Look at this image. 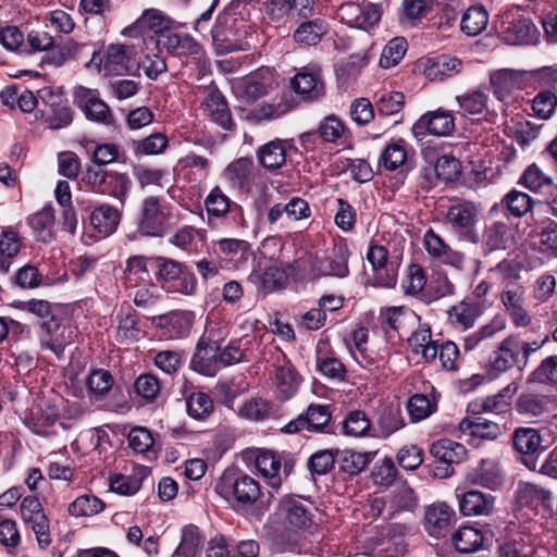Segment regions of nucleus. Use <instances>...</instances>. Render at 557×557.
<instances>
[{
  "mask_svg": "<svg viewBox=\"0 0 557 557\" xmlns=\"http://www.w3.org/2000/svg\"><path fill=\"white\" fill-rule=\"evenodd\" d=\"M548 341L545 336L541 341H523L520 334H510L505 337L497 348L490 355L487 361V371L491 375L497 376L518 367L523 371L532 354L541 349Z\"/></svg>",
  "mask_w": 557,
  "mask_h": 557,
  "instance_id": "1",
  "label": "nucleus"
},
{
  "mask_svg": "<svg viewBox=\"0 0 557 557\" xmlns=\"http://www.w3.org/2000/svg\"><path fill=\"white\" fill-rule=\"evenodd\" d=\"M156 280L170 294L191 296L197 289V278L185 264L170 258L152 257Z\"/></svg>",
  "mask_w": 557,
  "mask_h": 557,
  "instance_id": "2",
  "label": "nucleus"
},
{
  "mask_svg": "<svg viewBox=\"0 0 557 557\" xmlns=\"http://www.w3.org/2000/svg\"><path fill=\"white\" fill-rule=\"evenodd\" d=\"M171 207L159 197L148 196L140 206L138 232L145 236L162 237L171 228Z\"/></svg>",
  "mask_w": 557,
  "mask_h": 557,
  "instance_id": "3",
  "label": "nucleus"
},
{
  "mask_svg": "<svg viewBox=\"0 0 557 557\" xmlns=\"http://www.w3.org/2000/svg\"><path fill=\"white\" fill-rule=\"evenodd\" d=\"M479 208L472 201L459 200L448 207L445 221L459 240L476 244L480 235L476 230Z\"/></svg>",
  "mask_w": 557,
  "mask_h": 557,
  "instance_id": "4",
  "label": "nucleus"
},
{
  "mask_svg": "<svg viewBox=\"0 0 557 557\" xmlns=\"http://www.w3.org/2000/svg\"><path fill=\"white\" fill-rule=\"evenodd\" d=\"M430 453L435 460L430 467L429 474L436 479H446L453 475L454 465L465 460L467 450L460 443L441 438L431 445Z\"/></svg>",
  "mask_w": 557,
  "mask_h": 557,
  "instance_id": "5",
  "label": "nucleus"
},
{
  "mask_svg": "<svg viewBox=\"0 0 557 557\" xmlns=\"http://www.w3.org/2000/svg\"><path fill=\"white\" fill-rule=\"evenodd\" d=\"M498 27L503 40L509 45H535L540 38L535 24L513 11H506L500 15Z\"/></svg>",
  "mask_w": 557,
  "mask_h": 557,
  "instance_id": "6",
  "label": "nucleus"
},
{
  "mask_svg": "<svg viewBox=\"0 0 557 557\" xmlns=\"http://www.w3.org/2000/svg\"><path fill=\"white\" fill-rule=\"evenodd\" d=\"M37 338L41 350H49L61 358L64 349L73 342V331L58 315L46 322H38Z\"/></svg>",
  "mask_w": 557,
  "mask_h": 557,
  "instance_id": "7",
  "label": "nucleus"
},
{
  "mask_svg": "<svg viewBox=\"0 0 557 557\" xmlns=\"http://www.w3.org/2000/svg\"><path fill=\"white\" fill-rule=\"evenodd\" d=\"M242 21L234 20L231 25L224 24L219 16L212 28V45L218 55L248 49L247 30L240 29Z\"/></svg>",
  "mask_w": 557,
  "mask_h": 557,
  "instance_id": "8",
  "label": "nucleus"
},
{
  "mask_svg": "<svg viewBox=\"0 0 557 557\" xmlns=\"http://www.w3.org/2000/svg\"><path fill=\"white\" fill-rule=\"evenodd\" d=\"M255 466L258 474L269 487H281L284 479L289 476L294 469V463L290 460L282 461L281 456L265 449L256 451Z\"/></svg>",
  "mask_w": 557,
  "mask_h": 557,
  "instance_id": "9",
  "label": "nucleus"
},
{
  "mask_svg": "<svg viewBox=\"0 0 557 557\" xmlns=\"http://www.w3.org/2000/svg\"><path fill=\"white\" fill-rule=\"evenodd\" d=\"M214 492L235 510L260 512L268 509L273 499L271 490H214Z\"/></svg>",
  "mask_w": 557,
  "mask_h": 557,
  "instance_id": "10",
  "label": "nucleus"
},
{
  "mask_svg": "<svg viewBox=\"0 0 557 557\" xmlns=\"http://www.w3.org/2000/svg\"><path fill=\"white\" fill-rule=\"evenodd\" d=\"M455 129V117L450 111L437 109L421 115L413 124L411 132L418 140L426 135L445 137L453 134Z\"/></svg>",
  "mask_w": 557,
  "mask_h": 557,
  "instance_id": "11",
  "label": "nucleus"
},
{
  "mask_svg": "<svg viewBox=\"0 0 557 557\" xmlns=\"http://www.w3.org/2000/svg\"><path fill=\"white\" fill-rule=\"evenodd\" d=\"M209 222L213 218H225L235 226H244L245 218L242 206L232 201L219 187H214L205 200Z\"/></svg>",
  "mask_w": 557,
  "mask_h": 557,
  "instance_id": "12",
  "label": "nucleus"
},
{
  "mask_svg": "<svg viewBox=\"0 0 557 557\" xmlns=\"http://www.w3.org/2000/svg\"><path fill=\"white\" fill-rule=\"evenodd\" d=\"M74 102L82 109L88 120L106 125L112 123V112L109 106L100 99L97 89H89L84 86L76 87Z\"/></svg>",
  "mask_w": 557,
  "mask_h": 557,
  "instance_id": "13",
  "label": "nucleus"
},
{
  "mask_svg": "<svg viewBox=\"0 0 557 557\" xmlns=\"http://www.w3.org/2000/svg\"><path fill=\"white\" fill-rule=\"evenodd\" d=\"M527 72L499 69L490 73V85L497 100L507 101L516 91L525 87Z\"/></svg>",
  "mask_w": 557,
  "mask_h": 557,
  "instance_id": "14",
  "label": "nucleus"
},
{
  "mask_svg": "<svg viewBox=\"0 0 557 557\" xmlns=\"http://www.w3.org/2000/svg\"><path fill=\"white\" fill-rule=\"evenodd\" d=\"M290 86L304 100H317L325 92L321 69L314 64L301 67L292 78Z\"/></svg>",
  "mask_w": 557,
  "mask_h": 557,
  "instance_id": "15",
  "label": "nucleus"
},
{
  "mask_svg": "<svg viewBox=\"0 0 557 557\" xmlns=\"http://www.w3.org/2000/svg\"><path fill=\"white\" fill-rule=\"evenodd\" d=\"M195 315L191 311L174 310L153 318V325L166 339H180L189 335Z\"/></svg>",
  "mask_w": 557,
  "mask_h": 557,
  "instance_id": "16",
  "label": "nucleus"
},
{
  "mask_svg": "<svg viewBox=\"0 0 557 557\" xmlns=\"http://www.w3.org/2000/svg\"><path fill=\"white\" fill-rule=\"evenodd\" d=\"M349 256L350 251L346 244L337 245L329 253L318 257L313 262L312 270L321 276L344 278L349 274Z\"/></svg>",
  "mask_w": 557,
  "mask_h": 557,
  "instance_id": "17",
  "label": "nucleus"
},
{
  "mask_svg": "<svg viewBox=\"0 0 557 557\" xmlns=\"http://www.w3.org/2000/svg\"><path fill=\"white\" fill-rule=\"evenodd\" d=\"M512 444L522 462L529 469H535L537 457L544 451L540 433L532 428H519L512 435Z\"/></svg>",
  "mask_w": 557,
  "mask_h": 557,
  "instance_id": "18",
  "label": "nucleus"
},
{
  "mask_svg": "<svg viewBox=\"0 0 557 557\" xmlns=\"http://www.w3.org/2000/svg\"><path fill=\"white\" fill-rule=\"evenodd\" d=\"M122 211L109 203L94 207L89 213V226L95 232V240L107 238L117 230Z\"/></svg>",
  "mask_w": 557,
  "mask_h": 557,
  "instance_id": "19",
  "label": "nucleus"
},
{
  "mask_svg": "<svg viewBox=\"0 0 557 557\" xmlns=\"http://www.w3.org/2000/svg\"><path fill=\"white\" fill-rule=\"evenodd\" d=\"M190 368L202 375L214 376L221 370L216 342L200 337L190 361Z\"/></svg>",
  "mask_w": 557,
  "mask_h": 557,
  "instance_id": "20",
  "label": "nucleus"
},
{
  "mask_svg": "<svg viewBox=\"0 0 557 557\" xmlns=\"http://www.w3.org/2000/svg\"><path fill=\"white\" fill-rule=\"evenodd\" d=\"M90 62L100 67L106 76L124 75L129 70L126 48L120 44L110 45L102 58L95 52Z\"/></svg>",
  "mask_w": 557,
  "mask_h": 557,
  "instance_id": "21",
  "label": "nucleus"
},
{
  "mask_svg": "<svg viewBox=\"0 0 557 557\" xmlns=\"http://www.w3.org/2000/svg\"><path fill=\"white\" fill-rule=\"evenodd\" d=\"M455 510L445 503H436L425 510V530L433 537H444L455 521Z\"/></svg>",
  "mask_w": 557,
  "mask_h": 557,
  "instance_id": "22",
  "label": "nucleus"
},
{
  "mask_svg": "<svg viewBox=\"0 0 557 557\" xmlns=\"http://www.w3.org/2000/svg\"><path fill=\"white\" fill-rule=\"evenodd\" d=\"M161 45L173 55L191 57L197 61H201L205 52L202 46L188 34L166 33L158 39Z\"/></svg>",
  "mask_w": 557,
  "mask_h": 557,
  "instance_id": "23",
  "label": "nucleus"
},
{
  "mask_svg": "<svg viewBox=\"0 0 557 557\" xmlns=\"http://www.w3.org/2000/svg\"><path fill=\"white\" fill-rule=\"evenodd\" d=\"M500 301L516 327H527L531 324L532 317L524 306V289L521 286L504 289Z\"/></svg>",
  "mask_w": 557,
  "mask_h": 557,
  "instance_id": "24",
  "label": "nucleus"
},
{
  "mask_svg": "<svg viewBox=\"0 0 557 557\" xmlns=\"http://www.w3.org/2000/svg\"><path fill=\"white\" fill-rule=\"evenodd\" d=\"M274 372V385L277 396L281 400L290 399L298 391L302 381L301 375L284 356L282 361H277Z\"/></svg>",
  "mask_w": 557,
  "mask_h": 557,
  "instance_id": "25",
  "label": "nucleus"
},
{
  "mask_svg": "<svg viewBox=\"0 0 557 557\" xmlns=\"http://www.w3.org/2000/svg\"><path fill=\"white\" fill-rule=\"evenodd\" d=\"M249 281L259 294L268 295L283 288L287 281V273L276 265L261 267L258 264L251 271Z\"/></svg>",
  "mask_w": 557,
  "mask_h": 557,
  "instance_id": "26",
  "label": "nucleus"
},
{
  "mask_svg": "<svg viewBox=\"0 0 557 557\" xmlns=\"http://www.w3.org/2000/svg\"><path fill=\"white\" fill-rule=\"evenodd\" d=\"M388 252L381 245H371L367 252V259L374 270L375 285L391 288L396 285L397 272L394 268H387Z\"/></svg>",
  "mask_w": 557,
  "mask_h": 557,
  "instance_id": "27",
  "label": "nucleus"
},
{
  "mask_svg": "<svg viewBox=\"0 0 557 557\" xmlns=\"http://www.w3.org/2000/svg\"><path fill=\"white\" fill-rule=\"evenodd\" d=\"M482 314V304L472 299H463L451 306L447 311L448 322L454 327L463 331L472 329Z\"/></svg>",
  "mask_w": 557,
  "mask_h": 557,
  "instance_id": "28",
  "label": "nucleus"
},
{
  "mask_svg": "<svg viewBox=\"0 0 557 557\" xmlns=\"http://www.w3.org/2000/svg\"><path fill=\"white\" fill-rule=\"evenodd\" d=\"M513 228L507 222L496 221L485 226L482 236L483 249L486 253L506 250L513 244Z\"/></svg>",
  "mask_w": 557,
  "mask_h": 557,
  "instance_id": "29",
  "label": "nucleus"
},
{
  "mask_svg": "<svg viewBox=\"0 0 557 557\" xmlns=\"http://www.w3.org/2000/svg\"><path fill=\"white\" fill-rule=\"evenodd\" d=\"M380 320L385 333L391 336L392 332L400 334L406 331L416 321H419L420 318L413 310L400 306L388 307L383 310L380 314Z\"/></svg>",
  "mask_w": 557,
  "mask_h": 557,
  "instance_id": "30",
  "label": "nucleus"
},
{
  "mask_svg": "<svg viewBox=\"0 0 557 557\" xmlns=\"http://www.w3.org/2000/svg\"><path fill=\"white\" fill-rule=\"evenodd\" d=\"M451 541L458 552L470 554L488 547L492 544V536L483 534L474 527L463 525L453 534Z\"/></svg>",
  "mask_w": 557,
  "mask_h": 557,
  "instance_id": "31",
  "label": "nucleus"
},
{
  "mask_svg": "<svg viewBox=\"0 0 557 557\" xmlns=\"http://www.w3.org/2000/svg\"><path fill=\"white\" fill-rule=\"evenodd\" d=\"M490 96L480 88L469 89L461 95L456 96L458 111L462 116H483L488 112Z\"/></svg>",
  "mask_w": 557,
  "mask_h": 557,
  "instance_id": "32",
  "label": "nucleus"
},
{
  "mask_svg": "<svg viewBox=\"0 0 557 557\" xmlns=\"http://www.w3.org/2000/svg\"><path fill=\"white\" fill-rule=\"evenodd\" d=\"M205 104L212 122L225 131H232L234 128L235 123L232 119L227 101L220 90H210Z\"/></svg>",
  "mask_w": 557,
  "mask_h": 557,
  "instance_id": "33",
  "label": "nucleus"
},
{
  "mask_svg": "<svg viewBox=\"0 0 557 557\" xmlns=\"http://www.w3.org/2000/svg\"><path fill=\"white\" fill-rule=\"evenodd\" d=\"M27 44L34 52L52 51V54L48 57V62L54 66H61L66 60V54L57 46L55 39L48 32H29L27 35Z\"/></svg>",
  "mask_w": 557,
  "mask_h": 557,
  "instance_id": "34",
  "label": "nucleus"
},
{
  "mask_svg": "<svg viewBox=\"0 0 557 557\" xmlns=\"http://www.w3.org/2000/svg\"><path fill=\"white\" fill-rule=\"evenodd\" d=\"M424 245L429 255L441 259L444 263L460 268L463 256L454 251L437 234L429 230L424 235Z\"/></svg>",
  "mask_w": 557,
  "mask_h": 557,
  "instance_id": "35",
  "label": "nucleus"
},
{
  "mask_svg": "<svg viewBox=\"0 0 557 557\" xmlns=\"http://www.w3.org/2000/svg\"><path fill=\"white\" fill-rule=\"evenodd\" d=\"M58 420V409L53 406H46L33 412L28 426L35 434L51 436L57 434L58 426L64 428L63 423Z\"/></svg>",
  "mask_w": 557,
  "mask_h": 557,
  "instance_id": "36",
  "label": "nucleus"
},
{
  "mask_svg": "<svg viewBox=\"0 0 557 557\" xmlns=\"http://www.w3.org/2000/svg\"><path fill=\"white\" fill-rule=\"evenodd\" d=\"M411 351L421 355L426 362H432L437 357V343L432 341V333L429 325L423 324L411 333L408 338Z\"/></svg>",
  "mask_w": 557,
  "mask_h": 557,
  "instance_id": "37",
  "label": "nucleus"
},
{
  "mask_svg": "<svg viewBox=\"0 0 557 557\" xmlns=\"http://www.w3.org/2000/svg\"><path fill=\"white\" fill-rule=\"evenodd\" d=\"M203 536L195 524L185 525L182 529L181 542L172 557H201Z\"/></svg>",
  "mask_w": 557,
  "mask_h": 557,
  "instance_id": "38",
  "label": "nucleus"
},
{
  "mask_svg": "<svg viewBox=\"0 0 557 557\" xmlns=\"http://www.w3.org/2000/svg\"><path fill=\"white\" fill-rule=\"evenodd\" d=\"M469 481L482 487H496L503 484V471L499 463L492 459H483L468 475Z\"/></svg>",
  "mask_w": 557,
  "mask_h": 557,
  "instance_id": "39",
  "label": "nucleus"
},
{
  "mask_svg": "<svg viewBox=\"0 0 557 557\" xmlns=\"http://www.w3.org/2000/svg\"><path fill=\"white\" fill-rule=\"evenodd\" d=\"M259 163L269 171L282 168L286 162V146L282 139H273L257 150Z\"/></svg>",
  "mask_w": 557,
  "mask_h": 557,
  "instance_id": "40",
  "label": "nucleus"
},
{
  "mask_svg": "<svg viewBox=\"0 0 557 557\" xmlns=\"http://www.w3.org/2000/svg\"><path fill=\"white\" fill-rule=\"evenodd\" d=\"M494 506V497L480 490H468L459 500V507L465 516L488 515Z\"/></svg>",
  "mask_w": 557,
  "mask_h": 557,
  "instance_id": "41",
  "label": "nucleus"
},
{
  "mask_svg": "<svg viewBox=\"0 0 557 557\" xmlns=\"http://www.w3.org/2000/svg\"><path fill=\"white\" fill-rule=\"evenodd\" d=\"M462 62L456 57L440 55L428 61L425 76L431 81H444L461 72Z\"/></svg>",
  "mask_w": 557,
  "mask_h": 557,
  "instance_id": "42",
  "label": "nucleus"
},
{
  "mask_svg": "<svg viewBox=\"0 0 557 557\" xmlns=\"http://www.w3.org/2000/svg\"><path fill=\"white\" fill-rule=\"evenodd\" d=\"M36 240L49 243L53 238L54 212L51 206H45L27 219Z\"/></svg>",
  "mask_w": 557,
  "mask_h": 557,
  "instance_id": "43",
  "label": "nucleus"
},
{
  "mask_svg": "<svg viewBox=\"0 0 557 557\" xmlns=\"http://www.w3.org/2000/svg\"><path fill=\"white\" fill-rule=\"evenodd\" d=\"M116 339L120 343H127L138 339L140 333L138 326V317L132 307H121L116 314Z\"/></svg>",
  "mask_w": 557,
  "mask_h": 557,
  "instance_id": "44",
  "label": "nucleus"
},
{
  "mask_svg": "<svg viewBox=\"0 0 557 557\" xmlns=\"http://www.w3.org/2000/svg\"><path fill=\"white\" fill-rule=\"evenodd\" d=\"M336 465L341 473L354 476L359 474L370 462V453H359L349 449L336 450Z\"/></svg>",
  "mask_w": 557,
  "mask_h": 557,
  "instance_id": "45",
  "label": "nucleus"
},
{
  "mask_svg": "<svg viewBox=\"0 0 557 557\" xmlns=\"http://www.w3.org/2000/svg\"><path fill=\"white\" fill-rule=\"evenodd\" d=\"M506 329V320L503 315H495L488 323L481 326L478 331L463 337L462 348L465 351H471L483 341L494 337L497 333Z\"/></svg>",
  "mask_w": 557,
  "mask_h": 557,
  "instance_id": "46",
  "label": "nucleus"
},
{
  "mask_svg": "<svg viewBox=\"0 0 557 557\" xmlns=\"http://www.w3.org/2000/svg\"><path fill=\"white\" fill-rule=\"evenodd\" d=\"M136 25L143 30H150L159 35V38H161L163 34L171 32L173 21L160 10L149 9L136 21Z\"/></svg>",
  "mask_w": 557,
  "mask_h": 557,
  "instance_id": "47",
  "label": "nucleus"
},
{
  "mask_svg": "<svg viewBox=\"0 0 557 557\" xmlns=\"http://www.w3.org/2000/svg\"><path fill=\"white\" fill-rule=\"evenodd\" d=\"M290 107L286 101L278 100L273 102H260L251 108L247 113V119L256 122L262 123L268 121H273L282 117L287 112H289Z\"/></svg>",
  "mask_w": 557,
  "mask_h": 557,
  "instance_id": "48",
  "label": "nucleus"
},
{
  "mask_svg": "<svg viewBox=\"0 0 557 557\" xmlns=\"http://www.w3.org/2000/svg\"><path fill=\"white\" fill-rule=\"evenodd\" d=\"M488 24V13L483 5H472L468 8L460 21V29L467 36H476L481 34Z\"/></svg>",
  "mask_w": 557,
  "mask_h": 557,
  "instance_id": "49",
  "label": "nucleus"
},
{
  "mask_svg": "<svg viewBox=\"0 0 557 557\" xmlns=\"http://www.w3.org/2000/svg\"><path fill=\"white\" fill-rule=\"evenodd\" d=\"M149 267L153 269L152 257L131 256L126 259L124 269V284L135 286L139 281L149 277Z\"/></svg>",
  "mask_w": 557,
  "mask_h": 557,
  "instance_id": "50",
  "label": "nucleus"
},
{
  "mask_svg": "<svg viewBox=\"0 0 557 557\" xmlns=\"http://www.w3.org/2000/svg\"><path fill=\"white\" fill-rule=\"evenodd\" d=\"M518 387V383L511 382L502 388L497 394L485 397L481 401V410L496 414L508 411L511 406L512 397L517 393Z\"/></svg>",
  "mask_w": 557,
  "mask_h": 557,
  "instance_id": "51",
  "label": "nucleus"
},
{
  "mask_svg": "<svg viewBox=\"0 0 557 557\" xmlns=\"http://www.w3.org/2000/svg\"><path fill=\"white\" fill-rule=\"evenodd\" d=\"M225 174L233 186L247 187L253 180L255 165L251 158H239L227 165Z\"/></svg>",
  "mask_w": 557,
  "mask_h": 557,
  "instance_id": "52",
  "label": "nucleus"
},
{
  "mask_svg": "<svg viewBox=\"0 0 557 557\" xmlns=\"http://www.w3.org/2000/svg\"><path fill=\"white\" fill-rule=\"evenodd\" d=\"M327 32V25L322 18L307 20L294 32L296 42L307 46L317 45Z\"/></svg>",
  "mask_w": 557,
  "mask_h": 557,
  "instance_id": "53",
  "label": "nucleus"
},
{
  "mask_svg": "<svg viewBox=\"0 0 557 557\" xmlns=\"http://www.w3.org/2000/svg\"><path fill=\"white\" fill-rule=\"evenodd\" d=\"M549 399L547 396L534 393H522L516 403L519 414L535 418L548 411Z\"/></svg>",
  "mask_w": 557,
  "mask_h": 557,
  "instance_id": "54",
  "label": "nucleus"
},
{
  "mask_svg": "<svg viewBox=\"0 0 557 557\" xmlns=\"http://www.w3.org/2000/svg\"><path fill=\"white\" fill-rule=\"evenodd\" d=\"M371 480L374 485L380 487H391L392 485L400 487L401 485L398 471L389 458L375 462L371 471Z\"/></svg>",
  "mask_w": 557,
  "mask_h": 557,
  "instance_id": "55",
  "label": "nucleus"
},
{
  "mask_svg": "<svg viewBox=\"0 0 557 557\" xmlns=\"http://www.w3.org/2000/svg\"><path fill=\"white\" fill-rule=\"evenodd\" d=\"M132 187V181L127 174L112 171L109 180L99 195L110 196L124 207Z\"/></svg>",
  "mask_w": 557,
  "mask_h": 557,
  "instance_id": "56",
  "label": "nucleus"
},
{
  "mask_svg": "<svg viewBox=\"0 0 557 557\" xmlns=\"http://www.w3.org/2000/svg\"><path fill=\"white\" fill-rule=\"evenodd\" d=\"M518 183L533 193H543L553 185V180L536 163H532L522 172Z\"/></svg>",
  "mask_w": 557,
  "mask_h": 557,
  "instance_id": "57",
  "label": "nucleus"
},
{
  "mask_svg": "<svg viewBox=\"0 0 557 557\" xmlns=\"http://www.w3.org/2000/svg\"><path fill=\"white\" fill-rule=\"evenodd\" d=\"M454 294L455 285L448 276L442 272H436L431 276L425 294H422V300L431 304Z\"/></svg>",
  "mask_w": 557,
  "mask_h": 557,
  "instance_id": "58",
  "label": "nucleus"
},
{
  "mask_svg": "<svg viewBox=\"0 0 557 557\" xmlns=\"http://www.w3.org/2000/svg\"><path fill=\"white\" fill-rule=\"evenodd\" d=\"M16 308L35 315L39 322H46L59 315V306L45 299L33 298L27 301H21L16 305Z\"/></svg>",
  "mask_w": 557,
  "mask_h": 557,
  "instance_id": "59",
  "label": "nucleus"
},
{
  "mask_svg": "<svg viewBox=\"0 0 557 557\" xmlns=\"http://www.w3.org/2000/svg\"><path fill=\"white\" fill-rule=\"evenodd\" d=\"M169 145V139L163 133H153L144 139L133 140L132 149L135 156H154L162 153Z\"/></svg>",
  "mask_w": 557,
  "mask_h": 557,
  "instance_id": "60",
  "label": "nucleus"
},
{
  "mask_svg": "<svg viewBox=\"0 0 557 557\" xmlns=\"http://www.w3.org/2000/svg\"><path fill=\"white\" fill-rule=\"evenodd\" d=\"M460 428L463 431L469 430L473 436L486 440H495L500 434V428L497 423L482 417H475L471 420L465 419L461 421Z\"/></svg>",
  "mask_w": 557,
  "mask_h": 557,
  "instance_id": "61",
  "label": "nucleus"
},
{
  "mask_svg": "<svg viewBox=\"0 0 557 557\" xmlns=\"http://www.w3.org/2000/svg\"><path fill=\"white\" fill-rule=\"evenodd\" d=\"M128 447L138 455L153 451L154 438L150 430L145 426H134L127 435Z\"/></svg>",
  "mask_w": 557,
  "mask_h": 557,
  "instance_id": "62",
  "label": "nucleus"
},
{
  "mask_svg": "<svg viewBox=\"0 0 557 557\" xmlns=\"http://www.w3.org/2000/svg\"><path fill=\"white\" fill-rule=\"evenodd\" d=\"M103 508L104 504L100 498L91 494H85L70 504L69 512L74 517H90L99 513Z\"/></svg>",
  "mask_w": 557,
  "mask_h": 557,
  "instance_id": "63",
  "label": "nucleus"
},
{
  "mask_svg": "<svg viewBox=\"0 0 557 557\" xmlns=\"http://www.w3.org/2000/svg\"><path fill=\"white\" fill-rule=\"evenodd\" d=\"M529 381L557 385V355L545 358L530 374Z\"/></svg>",
  "mask_w": 557,
  "mask_h": 557,
  "instance_id": "64",
  "label": "nucleus"
}]
</instances>
